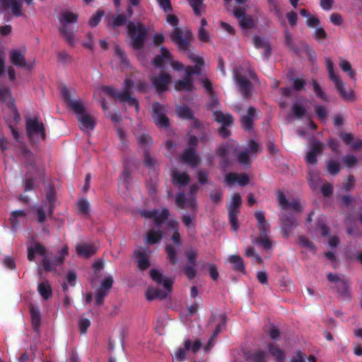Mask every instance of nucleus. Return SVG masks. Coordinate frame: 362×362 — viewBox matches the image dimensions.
<instances>
[{
  "mask_svg": "<svg viewBox=\"0 0 362 362\" xmlns=\"http://www.w3.org/2000/svg\"><path fill=\"white\" fill-rule=\"evenodd\" d=\"M21 155L25 160L26 168L24 190L25 192L32 191L38 180H43L45 179V171L37 165L34 154L30 149L26 147L22 148Z\"/></svg>",
  "mask_w": 362,
  "mask_h": 362,
  "instance_id": "f257e3e1",
  "label": "nucleus"
},
{
  "mask_svg": "<svg viewBox=\"0 0 362 362\" xmlns=\"http://www.w3.org/2000/svg\"><path fill=\"white\" fill-rule=\"evenodd\" d=\"M166 21L175 28L170 35L173 42L177 45L180 51H187L193 37L192 32L188 30H182L178 28V18L175 15H167Z\"/></svg>",
  "mask_w": 362,
  "mask_h": 362,
  "instance_id": "f03ea898",
  "label": "nucleus"
},
{
  "mask_svg": "<svg viewBox=\"0 0 362 362\" xmlns=\"http://www.w3.org/2000/svg\"><path fill=\"white\" fill-rule=\"evenodd\" d=\"M127 34L131 38V45L135 50L144 48L146 41L148 29L141 23H135L129 21L127 25Z\"/></svg>",
  "mask_w": 362,
  "mask_h": 362,
  "instance_id": "7ed1b4c3",
  "label": "nucleus"
},
{
  "mask_svg": "<svg viewBox=\"0 0 362 362\" xmlns=\"http://www.w3.org/2000/svg\"><path fill=\"white\" fill-rule=\"evenodd\" d=\"M327 70L329 79L334 82L340 97L346 101H354L355 93L353 89L346 90L345 83L335 74L334 64L329 58L325 59Z\"/></svg>",
  "mask_w": 362,
  "mask_h": 362,
  "instance_id": "20e7f679",
  "label": "nucleus"
},
{
  "mask_svg": "<svg viewBox=\"0 0 362 362\" xmlns=\"http://www.w3.org/2000/svg\"><path fill=\"white\" fill-rule=\"evenodd\" d=\"M26 135L30 143L35 142V137L42 141L47 138L45 127L43 122H40L37 117H28L25 119Z\"/></svg>",
  "mask_w": 362,
  "mask_h": 362,
  "instance_id": "39448f33",
  "label": "nucleus"
},
{
  "mask_svg": "<svg viewBox=\"0 0 362 362\" xmlns=\"http://www.w3.org/2000/svg\"><path fill=\"white\" fill-rule=\"evenodd\" d=\"M242 205V198L240 194L235 193L227 206L228 212V221L233 231H237L239 228L238 216L240 214V207Z\"/></svg>",
  "mask_w": 362,
  "mask_h": 362,
  "instance_id": "423d86ee",
  "label": "nucleus"
},
{
  "mask_svg": "<svg viewBox=\"0 0 362 362\" xmlns=\"http://www.w3.org/2000/svg\"><path fill=\"white\" fill-rule=\"evenodd\" d=\"M28 6L33 4L34 0H24ZM0 8L3 11L10 10L11 14L15 17L25 16V11L22 0H0Z\"/></svg>",
  "mask_w": 362,
  "mask_h": 362,
  "instance_id": "0eeeda50",
  "label": "nucleus"
},
{
  "mask_svg": "<svg viewBox=\"0 0 362 362\" xmlns=\"http://www.w3.org/2000/svg\"><path fill=\"white\" fill-rule=\"evenodd\" d=\"M60 93L64 102L72 109L76 117L86 112L81 100L72 99L71 92L66 86H63L60 88Z\"/></svg>",
  "mask_w": 362,
  "mask_h": 362,
  "instance_id": "6e6552de",
  "label": "nucleus"
},
{
  "mask_svg": "<svg viewBox=\"0 0 362 362\" xmlns=\"http://www.w3.org/2000/svg\"><path fill=\"white\" fill-rule=\"evenodd\" d=\"M134 81L129 78H127L124 82V90L118 92L117 99L121 103H127L129 106H133L135 108L136 112L139 110V101L130 95L131 89L134 86Z\"/></svg>",
  "mask_w": 362,
  "mask_h": 362,
  "instance_id": "1a4fd4ad",
  "label": "nucleus"
},
{
  "mask_svg": "<svg viewBox=\"0 0 362 362\" xmlns=\"http://www.w3.org/2000/svg\"><path fill=\"white\" fill-rule=\"evenodd\" d=\"M152 118L159 127L167 129L170 127L169 119L165 114V107L158 102L152 104Z\"/></svg>",
  "mask_w": 362,
  "mask_h": 362,
  "instance_id": "9d476101",
  "label": "nucleus"
},
{
  "mask_svg": "<svg viewBox=\"0 0 362 362\" xmlns=\"http://www.w3.org/2000/svg\"><path fill=\"white\" fill-rule=\"evenodd\" d=\"M149 79L159 94L165 92L172 82L171 75L165 72H161L157 76H151Z\"/></svg>",
  "mask_w": 362,
  "mask_h": 362,
  "instance_id": "9b49d317",
  "label": "nucleus"
},
{
  "mask_svg": "<svg viewBox=\"0 0 362 362\" xmlns=\"http://www.w3.org/2000/svg\"><path fill=\"white\" fill-rule=\"evenodd\" d=\"M234 78L243 98L250 99L252 96V83L238 71H234Z\"/></svg>",
  "mask_w": 362,
  "mask_h": 362,
  "instance_id": "f8f14e48",
  "label": "nucleus"
},
{
  "mask_svg": "<svg viewBox=\"0 0 362 362\" xmlns=\"http://www.w3.org/2000/svg\"><path fill=\"white\" fill-rule=\"evenodd\" d=\"M140 214L146 218H153L154 224L160 226L168 218L170 213L167 208H163L160 213L158 210L153 209L141 211Z\"/></svg>",
  "mask_w": 362,
  "mask_h": 362,
  "instance_id": "ddd939ff",
  "label": "nucleus"
},
{
  "mask_svg": "<svg viewBox=\"0 0 362 362\" xmlns=\"http://www.w3.org/2000/svg\"><path fill=\"white\" fill-rule=\"evenodd\" d=\"M327 277L329 281L335 283V288L341 297L350 298L349 283L346 279H341L338 275L332 273H329Z\"/></svg>",
  "mask_w": 362,
  "mask_h": 362,
  "instance_id": "4468645a",
  "label": "nucleus"
},
{
  "mask_svg": "<svg viewBox=\"0 0 362 362\" xmlns=\"http://www.w3.org/2000/svg\"><path fill=\"white\" fill-rule=\"evenodd\" d=\"M233 16L238 20L239 25L243 30L252 29L255 24L253 18L246 14L245 10L242 8H235L233 11Z\"/></svg>",
  "mask_w": 362,
  "mask_h": 362,
  "instance_id": "2eb2a0df",
  "label": "nucleus"
},
{
  "mask_svg": "<svg viewBox=\"0 0 362 362\" xmlns=\"http://www.w3.org/2000/svg\"><path fill=\"white\" fill-rule=\"evenodd\" d=\"M324 144L318 141L313 140L310 144V151L305 156V161L309 165H315L317 163V156L323 153Z\"/></svg>",
  "mask_w": 362,
  "mask_h": 362,
  "instance_id": "dca6fc26",
  "label": "nucleus"
},
{
  "mask_svg": "<svg viewBox=\"0 0 362 362\" xmlns=\"http://www.w3.org/2000/svg\"><path fill=\"white\" fill-rule=\"evenodd\" d=\"M185 255L187 258L189 264L184 267L183 271L189 280H192L197 276L195 262L198 256V253L195 250H189L186 251Z\"/></svg>",
  "mask_w": 362,
  "mask_h": 362,
  "instance_id": "f3484780",
  "label": "nucleus"
},
{
  "mask_svg": "<svg viewBox=\"0 0 362 362\" xmlns=\"http://www.w3.org/2000/svg\"><path fill=\"white\" fill-rule=\"evenodd\" d=\"M281 222V232L286 238H288L292 229L298 226V220L292 214H283L280 218Z\"/></svg>",
  "mask_w": 362,
  "mask_h": 362,
  "instance_id": "a211bd4d",
  "label": "nucleus"
},
{
  "mask_svg": "<svg viewBox=\"0 0 362 362\" xmlns=\"http://www.w3.org/2000/svg\"><path fill=\"white\" fill-rule=\"evenodd\" d=\"M180 160L193 168L198 166L201 160L194 148H187L180 155Z\"/></svg>",
  "mask_w": 362,
  "mask_h": 362,
  "instance_id": "6ab92c4d",
  "label": "nucleus"
},
{
  "mask_svg": "<svg viewBox=\"0 0 362 362\" xmlns=\"http://www.w3.org/2000/svg\"><path fill=\"white\" fill-rule=\"evenodd\" d=\"M188 56L193 62L196 63V65L194 66H187L185 69V76L187 77H191L193 74L199 75L201 74L202 66L204 64L203 59L192 53H189Z\"/></svg>",
  "mask_w": 362,
  "mask_h": 362,
  "instance_id": "aec40b11",
  "label": "nucleus"
},
{
  "mask_svg": "<svg viewBox=\"0 0 362 362\" xmlns=\"http://www.w3.org/2000/svg\"><path fill=\"white\" fill-rule=\"evenodd\" d=\"M150 276L153 281L158 284H162L164 288L168 291L170 292L172 290L173 281L163 276L162 274L156 269H151L150 270Z\"/></svg>",
  "mask_w": 362,
  "mask_h": 362,
  "instance_id": "412c9836",
  "label": "nucleus"
},
{
  "mask_svg": "<svg viewBox=\"0 0 362 362\" xmlns=\"http://www.w3.org/2000/svg\"><path fill=\"white\" fill-rule=\"evenodd\" d=\"M33 249L35 254H38L43 257L41 263L44 270L47 272H52L51 260L47 257V251L45 246L40 243H36Z\"/></svg>",
  "mask_w": 362,
  "mask_h": 362,
  "instance_id": "4be33fe9",
  "label": "nucleus"
},
{
  "mask_svg": "<svg viewBox=\"0 0 362 362\" xmlns=\"http://www.w3.org/2000/svg\"><path fill=\"white\" fill-rule=\"evenodd\" d=\"M249 177L247 174L238 175L235 173H229L225 177V181L228 185L238 182L240 186L245 187L249 183Z\"/></svg>",
  "mask_w": 362,
  "mask_h": 362,
  "instance_id": "5701e85b",
  "label": "nucleus"
},
{
  "mask_svg": "<svg viewBox=\"0 0 362 362\" xmlns=\"http://www.w3.org/2000/svg\"><path fill=\"white\" fill-rule=\"evenodd\" d=\"M256 109L250 106L247 109V113L240 118V122L243 128L245 131H251L253 129V122L255 119Z\"/></svg>",
  "mask_w": 362,
  "mask_h": 362,
  "instance_id": "b1692460",
  "label": "nucleus"
},
{
  "mask_svg": "<svg viewBox=\"0 0 362 362\" xmlns=\"http://www.w3.org/2000/svg\"><path fill=\"white\" fill-rule=\"evenodd\" d=\"M10 60H11V63L16 66L25 67L29 70L33 68L32 64H28L26 63L24 54H22L18 49H13L11 52Z\"/></svg>",
  "mask_w": 362,
  "mask_h": 362,
  "instance_id": "393cba45",
  "label": "nucleus"
},
{
  "mask_svg": "<svg viewBox=\"0 0 362 362\" xmlns=\"http://www.w3.org/2000/svg\"><path fill=\"white\" fill-rule=\"evenodd\" d=\"M98 247L93 244L81 243L76 246V252L80 257L88 258L96 253Z\"/></svg>",
  "mask_w": 362,
  "mask_h": 362,
  "instance_id": "a878e982",
  "label": "nucleus"
},
{
  "mask_svg": "<svg viewBox=\"0 0 362 362\" xmlns=\"http://www.w3.org/2000/svg\"><path fill=\"white\" fill-rule=\"evenodd\" d=\"M255 216L257 221V227L259 230V235H267L270 231V226L265 219L264 212L262 211H257Z\"/></svg>",
  "mask_w": 362,
  "mask_h": 362,
  "instance_id": "bb28decb",
  "label": "nucleus"
},
{
  "mask_svg": "<svg viewBox=\"0 0 362 362\" xmlns=\"http://www.w3.org/2000/svg\"><path fill=\"white\" fill-rule=\"evenodd\" d=\"M214 121L221 126H232L234 123V118L230 113H223L222 111H214Z\"/></svg>",
  "mask_w": 362,
  "mask_h": 362,
  "instance_id": "cd10ccee",
  "label": "nucleus"
},
{
  "mask_svg": "<svg viewBox=\"0 0 362 362\" xmlns=\"http://www.w3.org/2000/svg\"><path fill=\"white\" fill-rule=\"evenodd\" d=\"M81 130H93L95 126L93 117L87 112L77 117Z\"/></svg>",
  "mask_w": 362,
  "mask_h": 362,
  "instance_id": "c85d7f7f",
  "label": "nucleus"
},
{
  "mask_svg": "<svg viewBox=\"0 0 362 362\" xmlns=\"http://www.w3.org/2000/svg\"><path fill=\"white\" fill-rule=\"evenodd\" d=\"M59 32L65 38L66 42L71 47L74 46V33L71 26L62 22V24H60V27L59 28Z\"/></svg>",
  "mask_w": 362,
  "mask_h": 362,
  "instance_id": "c756f323",
  "label": "nucleus"
},
{
  "mask_svg": "<svg viewBox=\"0 0 362 362\" xmlns=\"http://www.w3.org/2000/svg\"><path fill=\"white\" fill-rule=\"evenodd\" d=\"M252 43L257 49H264L263 55L269 57L271 54L272 48L269 42H266L262 37L255 35L252 37Z\"/></svg>",
  "mask_w": 362,
  "mask_h": 362,
  "instance_id": "7c9ffc66",
  "label": "nucleus"
},
{
  "mask_svg": "<svg viewBox=\"0 0 362 362\" xmlns=\"http://www.w3.org/2000/svg\"><path fill=\"white\" fill-rule=\"evenodd\" d=\"M133 257L137 259L138 267L141 271H144L150 267L149 259L144 252L135 250Z\"/></svg>",
  "mask_w": 362,
  "mask_h": 362,
  "instance_id": "2f4dec72",
  "label": "nucleus"
},
{
  "mask_svg": "<svg viewBox=\"0 0 362 362\" xmlns=\"http://www.w3.org/2000/svg\"><path fill=\"white\" fill-rule=\"evenodd\" d=\"M29 310L31 317L32 326L35 332H38L41 325V315L39 309L30 305Z\"/></svg>",
  "mask_w": 362,
  "mask_h": 362,
  "instance_id": "473e14b6",
  "label": "nucleus"
},
{
  "mask_svg": "<svg viewBox=\"0 0 362 362\" xmlns=\"http://www.w3.org/2000/svg\"><path fill=\"white\" fill-rule=\"evenodd\" d=\"M168 293L158 288H148L146 292V298L148 300L151 301L154 299L163 300L167 298Z\"/></svg>",
  "mask_w": 362,
  "mask_h": 362,
  "instance_id": "72a5a7b5",
  "label": "nucleus"
},
{
  "mask_svg": "<svg viewBox=\"0 0 362 362\" xmlns=\"http://www.w3.org/2000/svg\"><path fill=\"white\" fill-rule=\"evenodd\" d=\"M172 182L174 185L186 186L189 184L190 178L186 173H179L175 170L172 172Z\"/></svg>",
  "mask_w": 362,
  "mask_h": 362,
  "instance_id": "f704fd0d",
  "label": "nucleus"
},
{
  "mask_svg": "<svg viewBox=\"0 0 362 362\" xmlns=\"http://www.w3.org/2000/svg\"><path fill=\"white\" fill-rule=\"evenodd\" d=\"M69 255V247L64 245L60 250L58 252V255L54 257L51 261V266L52 271L56 270L55 268L57 266H60L64 264V259Z\"/></svg>",
  "mask_w": 362,
  "mask_h": 362,
  "instance_id": "c9c22d12",
  "label": "nucleus"
},
{
  "mask_svg": "<svg viewBox=\"0 0 362 362\" xmlns=\"http://www.w3.org/2000/svg\"><path fill=\"white\" fill-rule=\"evenodd\" d=\"M175 88L177 91H192L194 88L192 78L185 76L182 80L176 81L175 83Z\"/></svg>",
  "mask_w": 362,
  "mask_h": 362,
  "instance_id": "e433bc0d",
  "label": "nucleus"
},
{
  "mask_svg": "<svg viewBox=\"0 0 362 362\" xmlns=\"http://www.w3.org/2000/svg\"><path fill=\"white\" fill-rule=\"evenodd\" d=\"M341 137L346 145L351 146L352 150H358L362 148V140L357 139L354 141V136L351 133H343L341 134Z\"/></svg>",
  "mask_w": 362,
  "mask_h": 362,
  "instance_id": "4c0bfd02",
  "label": "nucleus"
},
{
  "mask_svg": "<svg viewBox=\"0 0 362 362\" xmlns=\"http://www.w3.org/2000/svg\"><path fill=\"white\" fill-rule=\"evenodd\" d=\"M163 237V233L160 230H155L151 229L148 231L146 237V243L150 245H154L160 243Z\"/></svg>",
  "mask_w": 362,
  "mask_h": 362,
  "instance_id": "58836bf2",
  "label": "nucleus"
},
{
  "mask_svg": "<svg viewBox=\"0 0 362 362\" xmlns=\"http://www.w3.org/2000/svg\"><path fill=\"white\" fill-rule=\"evenodd\" d=\"M160 52V54L156 55L153 59V64L158 68L163 67L165 59H170L171 58V54L167 48L162 47Z\"/></svg>",
  "mask_w": 362,
  "mask_h": 362,
  "instance_id": "ea45409f",
  "label": "nucleus"
},
{
  "mask_svg": "<svg viewBox=\"0 0 362 362\" xmlns=\"http://www.w3.org/2000/svg\"><path fill=\"white\" fill-rule=\"evenodd\" d=\"M309 83L312 86L313 91L315 92L316 96L318 98L325 102L329 101V97L322 90V87L320 86V83L317 82L316 79H311Z\"/></svg>",
  "mask_w": 362,
  "mask_h": 362,
  "instance_id": "a19ab883",
  "label": "nucleus"
},
{
  "mask_svg": "<svg viewBox=\"0 0 362 362\" xmlns=\"http://www.w3.org/2000/svg\"><path fill=\"white\" fill-rule=\"evenodd\" d=\"M339 66L352 80L356 81V72L352 69L351 64L349 61L340 59Z\"/></svg>",
  "mask_w": 362,
  "mask_h": 362,
  "instance_id": "79ce46f5",
  "label": "nucleus"
},
{
  "mask_svg": "<svg viewBox=\"0 0 362 362\" xmlns=\"http://www.w3.org/2000/svg\"><path fill=\"white\" fill-rule=\"evenodd\" d=\"M267 347L269 354L275 358L276 362L284 361L285 354L283 350L280 349L278 346H274L272 344H269Z\"/></svg>",
  "mask_w": 362,
  "mask_h": 362,
  "instance_id": "37998d69",
  "label": "nucleus"
},
{
  "mask_svg": "<svg viewBox=\"0 0 362 362\" xmlns=\"http://www.w3.org/2000/svg\"><path fill=\"white\" fill-rule=\"evenodd\" d=\"M187 1L196 16H199L205 13L206 6L204 0H187Z\"/></svg>",
  "mask_w": 362,
  "mask_h": 362,
  "instance_id": "c03bdc74",
  "label": "nucleus"
},
{
  "mask_svg": "<svg viewBox=\"0 0 362 362\" xmlns=\"http://www.w3.org/2000/svg\"><path fill=\"white\" fill-rule=\"evenodd\" d=\"M228 260L233 265L234 270L245 272L244 261L240 256L236 255H230Z\"/></svg>",
  "mask_w": 362,
  "mask_h": 362,
  "instance_id": "a18cd8bd",
  "label": "nucleus"
},
{
  "mask_svg": "<svg viewBox=\"0 0 362 362\" xmlns=\"http://www.w3.org/2000/svg\"><path fill=\"white\" fill-rule=\"evenodd\" d=\"M37 291L44 300H48L52 297V290L48 282H42L39 284Z\"/></svg>",
  "mask_w": 362,
  "mask_h": 362,
  "instance_id": "49530a36",
  "label": "nucleus"
},
{
  "mask_svg": "<svg viewBox=\"0 0 362 362\" xmlns=\"http://www.w3.org/2000/svg\"><path fill=\"white\" fill-rule=\"evenodd\" d=\"M76 206L80 214L85 217L90 216V204L86 199H80L76 203Z\"/></svg>",
  "mask_w": 362,
  "mask_h": 362,
  "instance_id": "de8ad7c7",
  "label": "nucleus"
},
{
  "mask_svg": "<svg viewBox=\"0 0 362 362\" xmlns=\"http://www.w3.org/2000/svg\"><path fill=\"white\" fill-rule=\"evenodd\" d=\"M191 340L187 339L185 341V347L179 348L175 353L174 358L177 362H182L185 360L186 351L190 350Z\"/></svg>",
  "mask_w": 362,
  "mask_h": 362,
  "instance_id": "09e8293b",
  "label": "nucleus"
},
{
  "mask_svg": "<svg viewBox=\"0 0 362 362\" xmlns=\"http://www.w3.org/2000/svg\"><path fill=\"white\" fill-rule=\"evenodd\" d=\"M177 115L185 119H194V115L192 109L187 105H180L176 108Z\"/></svg>",
  "mask_w": 362,
  "mask_h": 362,
  "instance_id": "8fccbe9b",
  "label": "nucleus"
},
{
  "mask_svg": "<svg viewBox=\"0 0 362 362\" xmlns=\"http://www.w3.org/2000/svg\"><path fill=\"white\" fill-rule=\"evenodd\" d=\"M165 252L167 254V259L170 264L175 265L177 263V255L176 248L171 244H168L165 246Z\"/></svg>",
  "mask_w": 362,
  "mask_h": 362,
  "instance_id": "3c124183",
  "label": "nucleus"
},
{
  "mask_svg": "<svg viewBox=\"0 0 362 362\" xmlns=\"http://www.w3.org/2000/svg\"><path fill=\"white\" fill-rule=\"evenodd\" d=\"M78 21V15L76 13H74L69 11L63 12L61 15V18L59 19L60 24L62 22L64 24H70L76 23Z\"/></svg>",
  "mask_w": 362,
  "mask_h": 362,
  "instance_id": "603ef678",
  "label": "nucleus"
},
{
  "mask_svg": "<svg viewBox=\"0 0 362 362\" xmlns=\"http://www.w3.org/2000/svg\"><path fill=\"white\" fill-rule=\"evenodd\" d=\"M284 43L293 52H298V48L293 42V37L288 30H284Z\"/></svg>",
  "mask_w": 362,
  "mask_h": 362,
  "instance_id": "864d4df0",
  "label": "nucleus"
},
{
  "mask_svg": "<svg viewBox=\"0 0 362 362\" xmlns=\"http://www.w3.org/2000/svg\"><path fill=\"white\" fill-rule=\"evenodd\" d=\"M253 243L261 245L265 250H269L272 246V241L269 240L268 235H259L255 238Z\"/></svg>",
  "mask_w": 362,
  "mask_h": 362,
  "instance_id": "5fc2aeb1",
  "label": "nucleus"
},
{
  "mask_svg": "<svg viewBox=\"0 0 362 362\" xmlns=\"http://www.w3.org/2000/svg\"><path fill=\"white\" fill-rule=\"evenodd\" d=\"M138 142L140 146L147 149L152 144V139L148 134H143L138 136Z\"/></svg>",
  "mask_w": 362,
  "mask_h": 362,
  "instance_id": "6e6d98bb",
  "label": "nucleus"
},
{
  "mask_svg": "<svg viewBox=\"0 0 362 362\" xmlns=\"http://www.w3.org/2000/svg\"><path fill=\"white\" fill-rule=\"evenodd\" d=\"M355 185V177L353 175H349L344 178L342 182V189L345 191H350Z\"/></svg>",
  "mask_w": 362,
  "mask_h": 362,
  "instance_id": "4d7b16f0",
  "label": "nucleus"
},
{
  "mask_svg": "<svg viewBox=\"0 0 362 362\" xmlns=\"http://www.w3.org/2000/svg\"><path fill=\"white\" fill-rule=\"evenodd\" d=\"M144 163L149 170L153 169L155 166L156 160L150 155L148 149L144 150Z\"/></svg>",
  "mask_w": 362,
  "mask_h": 362,
  "instance_id": "13d9d810",
  "label": "nucleus"
},
{
  "mask_svg": "<svg viewBox=\"0 0 362 362\" xmlns=\"http://www.w3.org/2000/svg\"><path fill=\"white\" fill-rule=\"evenodd\" d=\"M292 112L296 118L300 119L305 115L306 110L303 105L295 103L292 107Z\"/></svg>",
  "mask_w": 362,
  "mask_h": 362,
  "instance_id": "bf43d9fd",
  "label": "nucleus"
},
{
  "mask_svg": "<svg viewBox=\"0 0 362 362\" xmlns=\"http://www.w3.org/2000/svg\"><path fill=\"white\" fill-rule=\"evenodd\" d=\"M0 100L6 102L7 104L11 100L14 103V99L11 97L10 90L5 87L0 88Z\"/></svg>",
  "mask_w": 362,
  "mask_h": 362,
  "instance_id": "052dcab7",
  "label": "nucleus"
},
{
  "mask_svg": "<svg viewBox=\"0 0 362 362\" xmlns=\"http://www.w3.org/2000/svg\"><path fill=\"white\" fill-rule=\"evenodd\" d=\"M327 171L332 175H337L340 171L339 163L337 160H330L327 163Z\"/></svg>",
  "mask_w": 362,
  "mask_h": 362,
  "instance_id": "680f3d73",
  "label": "nucleus"
},
{
  "mask_svg": "<svg viewBox=\"0 0 362 362\" xmlns=\"http://www.w3.org/2000/svg\"><path fill=\"white\" fill-rule=\"evenodd\" d=\"M104 14L105 13L103 10H98L97 13L90 18L88 25L92 28L97 26L100 22L101 18Z\"/></svg>",
  "mask_w": 362,
  "mask_h": 362,
  "instance_id": "e2e57ef3",
  "label": "nucleus"
},
{
  "mask_svg": "<svg viewBox=\"0 0 362 362\" xmlns=\"http://www.w3.org/2000/svg\"><path fill=\"white\" fill-rule=\"evenodd\" d=\"M127 22V18L123 14H119L114 17L112 25L113 28H116L125 25Z\"/></svg>",
  "mask_w": 362,
  "mask_h": 362,
  "instance_id": "0e129e2a",
  "label": "nucleus"
},
{
  "mask_svg": "<svg viewBox=\"0 0 362 362\" xmlns=\"http://www.w3.org/2000/svg\"><path fill=\"white\" fill-rule=\"evenodd\" d=\"M342 162L348 168H351L357 164V158L351 154H348L342 158Z\"/></svg>",
  "mask_w": 362,
  "mask_h": 362,
  "instance_id": "69168bd1",
  "label": "nucleus"
},
{
  "mask_svg": "<svg viewBox=\"0 0 362 362\" xmlns=\"http://www.w3.org/2000/svg\"><path fill=\"white\" fill-rule=\"evenodd\" d=\"M57 56V60L64 64L70 63L72 60L71 56L66 51L59 52Z\"/></svg>",
  "mask_w": 362,
  "mask_h": 362,
  "instance_id": "338daca9",
  "label": "nucleus"
},
{
  "mask_svg": "<svg viewBox=\"0 0 362 362\" xmlns=\"http://www.w3.org/2000/svg\"><path fill=\"white\" fill-rule=\"evenodd\" d=\"M267 354L264 351H255L251 356L253 362H266Z\"/></svg>",
  "mask_w": 362,
  "mask_h": 362,
  "instance_id": "774afa93",
  "label": "nucleus"
}]
</instances>
